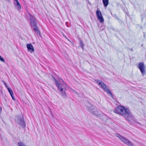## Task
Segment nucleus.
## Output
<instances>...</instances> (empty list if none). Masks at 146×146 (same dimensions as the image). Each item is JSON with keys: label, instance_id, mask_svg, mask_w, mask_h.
Segmentation results:
<instances>
[{"label": "nucleus", "instance_id": "nucleus-1", "mask_svg": "<svg viewBox=\"0 0 146 146\" xmlns=\"http://www.w3.org/2000/svg\"><path fill=\"white\" fill-rule=\"evenodd\" d=\"M115 113L123 116L125 118H132L133 116L129 110L121 106H118L114 110Z\"/></svg>", "mask_w": 146, "mask_h": 146}, {"label": "nucleus", "instance_id": "nucleus-18", "mask_svg": "<svg viewBox=\"0 0 146 146\" xmlns=\"http://www.w3.org/2000/svg\"><path fill=\"white\" fill-rule=\"evenodd\" d=\"M2 82L4 83L5 87L7 88V89H8V88H9L8 87V86H7V85L6 83L4 81L2 80Z\"/></svg>", "mask_w": 146, "mask_h": 146}, {"label": "nucleus", "instance_id": "nucleus-21", "mask_svg": "<svg viewBox=\"0 0 146 146\" xmlns=\"http://www.w3.org/2000/svg\"><path fill=\"white\" fill-rule=\"evenodd\" d=\"M26 46H27V44Z\"/></svg>", "mask_w": 146, "mask_h": 146}, {"label": "nucleus", "instance_id": "nucleus-10", "mask_svg": "<svg viewBox=\"0 0 146 146\" xmlns=\"http://www.w3.org/2000/svg\"><path fill=\"white\" fill-rule=\"evenodd\" d=\"M17 121L22 127H25V124L23 119H18Z\"/></svg>", "mask_w": 146, "mask_h": 146}, {"label": "nucleus", "instance_id": "nucleus-15", "mask_svg": "<svg viewBox=\"0 0 146 146\" xmlns=\"http://www.w3.org/2000/svg\"><path fill=\"white\" fill-rule=\"evenodd\" d=\"M127 121L130 123H133V122H136L134 119H127Z\"/></svg>", "mask_w": 146, "mask_h": 146}, {"label": "nucleus", "instance_id": "nucleus-7", "mask_svg": "<svg viewBox=\"0 0 146 146\" xmlns=\"http://www.w3.org/2000/svg\"><path fill=\"white\" fill-rule=\"evenodd\" d=\"M96 15L98 20L100 21V22L103 23L104 21V19L102 17L101 13L98 9H97L96 11Z\"/></svg>", "mask_w": 146, "mask_h": 146}, {"label": "nucleus", "instance_id": "nucleus-4", "mask_svg": "<svg viewBox=\"0 0 146 146\" xmlns=\"http://www.w3.org/2000/svg\"><path fill=\"white\" fill-rule=\"evenodd\" d=\"M115 136L118 137L125 144L129 146H134L131 141L119 134H117Z\"/></svg>", "mask_w": 146, "mask_h": 146}, {"label": "nucleus", "instance_id": "nucleus-12", "mask_svg": "<svg viewBox=\"0 0 146 146\" xmlns=\"http://www.w3.org/2000/svg\"><path fill=\"white\" fill-rule=\"evenodd\" d=\"M7 90L11 96L12 99L14 100H15V98L13 96V93L12 90L11 88H8Z\"/></svg>", "mask_w": 146, "mask_h": 146}, {"label": "nucleus", "instance_id": "nucleus-17", "mask_svg": "<svg viewBox=\"0 0 146 146\" xmlns=\"http://www.w3.org/2000/svg\"><path fill=\"white\" fill-rule=\"evenodd\" d=\"M0 60L3 62H4L5 63L6 62L5 60V59H4V58H2L0 55Z\"/></svg>", "mask_w": 146, "mask_h": 146}, {"label": "nucleus", "instance_id": "nucleus-19", "mask_svg": "<svg viewBox=\"0 0 146 146\" xmlns=\"http://www.w3.org/2000/svg\"><path fill=\"white\" fill-rule=\"evenodd\" d=\"M80 44L81 45V47L82 49H83L84 47V44L82 41H80Z\"/></svg>", "mask_w": 146, "mask_h": 146}, {"label": "nucleus", "instance_id": "nucleus-11", "mask_svg": "<svg viewBox=\"0 0 146 146\" xmlns=\"http://www.w3.org/2000/svg\"><path fill=\"white\" fill-rule=\"evenodd\" d=\"M100 87L104 90H106L107 86L105 84L102 82L99 83Z\"/></svg>", "mask_w": 146, "mask_h": 146}, {"label": "nucleus", "instance_id": "nucleus-20", "mask_svg": "<svg viewBox=\"0 0 146 146\" xmlns=\"http://www.w3.org/2000/svg\"><path fill=\"white\" fill-rule=\"evenodd\" d=\"M102 82V81H100V80H98L96 82L98 84H99V83H100V82Z\"/></svg>", "mask_w": 146, "mask_h": 146}, {"label": "nucleus", "instance_id": "nucleus-5", "mask_svg": "<svg viewBox=\"0 0 146 146\" xmlns=\"http://www.w3.org/2000/svg\"><path fill=\"white\" fill-rule=\"evenodd\" d=\"M89 105L87 107V109L89 111H90L92 114L98 116V112L97 109H94L91 104L88 103Z\"/></svg>", "mask_w": 146, "mask_h": 146}, {"label": "nucleus", "instance_id": "nucleus-2", "mask_svg": "<svg viewBox=\"0 0 146 146\" xmlns=\"http://www.w3.org/2000/svg\"><path fill=\"white\" fill-rule=\"evenodd\" d=\"M55 81V84L58 90L60 92L61 94L63 97L66 98V95L65 90L66 85L64 81L62 79H60L58 81L56 80L54 77L52 76Z\"/></svg>", "mask_w": 146, "mask_h": 146}, {"label": "nucleus", "instance_id": "nucleus-13", "mask_svg": "<svg viewBox=\"0 0 146 146\" xmlns=\"http://www.w3.org/2000/svg\"><path fill=\"white\" fill-rule=\"evenodd\" d=\"M104 4V6L106 7L108 4L109 0H102Z\"/></svg>", "mask_w": 146, "mask_h": 146}, {"label": "nucleus", "instance_id": "nucleus-16", "mask_svg": "<svg viewBox=\"0 0 146 146\" xmlns=\"http://www.w3.org/2000/svg\"><path fill=\"white\" fill-rule=\"evenodd\" d=\"M18 146H26L24 143L22 142H19L18 143Z\"/></svg>", "mask_w": 146, "mask_h": 146}, {"label": "nucleus", "instance_id": "nucleus-3", "mask_svg": "<svg viewBox=\"0 0 146 146\" xmlns=\"http://www.w3.org/2000/svg\"><path fill=\"white\" fill-rule=\"evenodd\" d=\"M28 14L30 16L29 20L31 27H33V29L37 35L40 36V32L37 27V21L36 18L33 15L29 13Z\"/></svg>", "mask_w": 146, "mask_h": 146}, {"label": "nucleus", "instance_id": "nucleus-8", "mask_svg": "<svg viewBox=\"0 0 146 146\" xmlns=\"http://www.w3.org/2000/svg\"><path fill=\"white\" fill-rule=\"evenodd\" d=\"M13 3L16 7H17V10L20 11L21 9V5L18 0H14Z\"/></svg>", "mask_w": 146, "mask_h": 146}, {"label": "nucleus", "instance_id": "nucleus-9", "mask_svg": "<svg viewBox=\"0 0 146 146\" xmlns=\"http://www.w3.org/2000/svg\"><path fill=\"white\" fill-rule=\"evenodd\" d=\"M28 51L32 53L35 51V50L33 45L31 44H28Z\"/></svg>", "mask_w": 146, "mask_h": 146}, {"label": "nucleus", "instance_id": "nucleus-14", "mask_svg": "<svg viewBox=\"0 0 146 146\" xmlns=\"http://www.w3.org/2000/svg\"><path fill=\"white\" fill-rule=\"evenodd\" d=\"M104 90L106 91V92L108 94H109L111 97L113 96L112 94V93H111V92L109 90V89L108 90L107 89V88H106V90Z\"/></svg>", "mask_w": 146, "mask_h": 146}, {"label": "nucleus", "instance_id": "nucleus-6", "mask_svg": "<svg viewBox=\"0 0 146 146\" xmlns=\"http://www.w3.org/2000/svg\"><path fill=\"white\" fill-rule=\"evenodd\" d=\"M141 74L143 75L145 74V66L144 64L142 62H140L138 66Z\"/></svg>", "mask_w": 146, "mask_h": 146}]
</instances>
